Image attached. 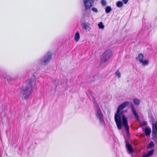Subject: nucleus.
Masks as SVG:
<instances>
[{"label":"nucleus","mask_w":157,"mask_h":157,"mask_svg":"<svg viewBox=\"0 0 157 157\" xmlns=\"http://www.w3.org/2000/svg\"><path fill=\"white\" fill-rule=\"evenodd\" d=\"M129 104L128 101L124 102L119 105L117 108V112L115 115L114 119L117 126L119 129H121L122 128V124L125 127L127 133L129 132V128L128 125L127 119L124 115L122 116V119L121 115L123 113V112L120 113L121 110H122Z\"/></svg>","instance_id":"f257e3e1"},{"label":"nucleus","mask_w":157,"mask_h":157,"mask_svg":"<svg viewBox=\"0 0 157 157\" xmlns=\"http://www.w3.org/2000/svg\"><path fill=\"white\" fill-rule=\"evenodd\" d=\"M34 79L31 78L25 83L22 88L19 89L20 94L22 98L26 99L30 95L32 90L34 84Z\"/></svg>","instance_id":"f03ea898"},{"label":"nucleus","mask_w":157,"mask_h":157,"mask_svg":"<svg viewBox=\"0 0 157 157\" xmlns=\"http://www.w3.org/2000/svg\"><path fill=\"white\" fill-rule=\"evenodd\" d=\"M95 108L96 109V114L98 118L99 119L101 124L104 125L105 122L103 117V115L98 104L95 103Z\"/></svg>","instance_id":"7ed1b4c3"},{"label":"nucleus","mask_w":157,"mask_h":157,"mask_svg":"<svg viewBox=\"0 0 157 157\" xmlns=\"http://www.w3.org/2000/svg\"><path fill=\"white\" fill-rule=\"evenodd\" d=\"M112 55V52L111 50H107L105 51L101 57V62L104 63Z\"/></svg>","instance_id":"20e7f679"},{"label":"nucleus","mask_w":157,"mask_h":157,"mask_svg":"<svg viewBox=\"0 0 157 157\" xmlns=\"http://www.w3.org/2000/svg\"><path fill=\"white\" fill-rule=\"evenodd\" d=\"M52 56L51 53L48 52L43 59L40 60V62L43 65H47L49 62L52 59Z\"/></svg>","instance_id":"39448f33"},{"label":"nucleus","mask_w":157,"mask_h":157,"mask_svg":"<svg viewBox=\"0 0 157 157\" xmlns=\"http://www.w3.org/2000/svg\"><path fill=\"white\" fill-rule=\"evenodd\" d=\"M152 139L156 142L157 141V122L152 124Z\"/></svg>","instance_id":"423d86ee"},{"label":"nucleus","mask_w":157,"mask_h":157,"mask_svg":"<svg viewBox=\"0 0 157 157\" xmlns=\"http://www.w3.org/2000/svg\"><path fill=\"white\" fill-rule=\"evenodd\" d=\"M85 10L90 9L93 6L94 4V0H83Z\"/></svg>","instance_id":"0eeeda50"},{"label":"nucleus","mask_w":157,"mask_h":157,"mask_svg":"<svg viewBox=\"0 0 157 157\" xmlns=\"http://www.w3.org/2000/svg\"><path fill=\"white\" fill-rule=\"evenodd\" d=\"M144 56L142 54H140L138 55L137 59L143 65H147L149 64V61L147 60H143Z\"/></svg>","instance_id":"6e6552de"},{"label":"nucleus","mask_w":157,"mask_h":157,"mask_svg":"<svg viewBox=\"0 0 157 157\" xmlns=\"http://www.w3.org/2000/svg\"><path fill=\"white\" fill-rule=\"evenodd\" d=\"M131 108L132 109V111L133 113L134 117L135 119L137 121H139L140 120L139 118L138 115L137 114V113L136 111L135 108L132 104H131Z\"/></svg>","instance_id":"1a4fd4ad"},{"label":"nucleus","mask_w":157,"mask_h":157,"mask_svg":"<svg viewBox=\"0 0 157 157\" xmlns=\"http://www.w3.org/2000/svg\"><path fill=\"white\" fill-rule=\"evenodd\" d=\"M82 28L83 29H84L86 31H88L90 29L89 25L86 22L83 23Z\"/></svg>","instance_id":"9d476101"},{"label":"nucleus","mask_w":157,"mask_h":157,"mask_svg":"<svg viewBox=\"0 0 157 157\" xmlns=\"http://www.w3.org/2000/svg\"><path fill=\"white\" fill-rule=\"evenodd\" d=\"M154 150L152 149L149 151L146 154L143 155L142 157H149L152 155L154 153Z\"/></svg>","instance_id":"9b49d317"},{"label":"nucleus","mask_w":157,"mask_h":157,"mask_svg":"<svg viewBox=\"0 0 157 157\" xmlns=\"http://www.w3.org/2000/svg\"><path fill=\"white\" fill-rule=\"evenodd\" d=\"M151 129L150 128L146 127L144 129V132L147 136L150 135L151 132Z\"/></svg>","instance_id":"f8f14e48"},{"label":"nucleus","mask_w":157,"mask_h":157,"mask_svg":"<svg viewBox=\"0 0 157 157\" xmlns=\"http://www.w3.org/2000/svg\"><path fill=\"white\" fill-rule=\"evenodd\" d=\"M126 146L127 149L131 153H132L133 152V150L132 148L131 145L130 144H127Z\"/></svg>","instance_id":"ddd939ff"},{"label":"nucleus","mask_w":157,"mask_h":157,"mask_svg":"<svg viewBox=\"0 0 157 157\" xmlns=\"http://www.w3.org/2000/svg\"><path fill=\"white\" fill-rule=\"evenodd\" d=\"M80 38V35L78 32H76L75 35V40L76 41H78Z\"/></svg>","instance_id":"4468645a"},{"label":"nucleus","mask_w":157,"mask_h":157,"mask_svg":"<svg viewBox=\"0 0 157 157\" xmlns=\"http://www.w3.org/2000/svg\"><path fill=\"white\" fill-rule=\"evenodd\" d=\"M112 11V8L110 6H107L105 9V12L106 13H109Z\"/></svg>","instance_id":"2eb2a0df"},{"label":"nucleus","mask_w":157,"mask_h":157,"mask_svg":"<svg viewBox=\"0 0 157 157\" xmlns=\"http://www.w3.org/2000/svg\"><path fill=\"white\" fill-rule=\"evenodd\" d=\"M154 144L153 142L151 141L148 145L147 147L148 148L150 149L154 147Z\"/></svg>","instance_id":"dca6fc26"},{"label":"nucleus","mask_w":157,"mask_h":157,"mask_svg":"<svg viewBox=\"0 0 157 157\" xmlns=\"http://www.w3.org/2000/svg\"><path fill=\"white\" fill-rule=\"evenodd\" d=\"M123 2L120 1L117 2L116 3V5L118 7H121L123 6Z\"/></svg>","instance_id":"f3484780"},{"label":"nucleus","mask_w":157,"mask_h":157,"mask_svg":"<svg viewBox=\"0 0 157 157\" xmlns=\"http://www.w3.org/2000/svg\"><path fill=\"white\" fill-rule=\"evenodd\" d=\"M133 102L136 105H139L140 103V100L136 98L134 99Z\"/></svg>","instance_id":"a211bd4d"},{"label":"nucleus","mask_w":157,"mask_h":157,"mask_svg":"<svg viewBox=\"0 0 157 157\" xmlns=\"http://www.w3.org/2000/svg\"><path fill=\"white\" fill-rule=\"evenodd\" d=\"M98 26L99 29H104V26L103 25L102 22H100L98 24Z\"/></svg>","instance_id":"6ab92c4d"},{"label":"nucleus","mask_w":157,"mask_h":157,"mask_svg":"<svg viewBox=\"0 0 157 157\" xmlns=\"http://www.w3.org/2000/svg\"><path fill=\"white\" fill-rule=\"evenodd\" d=\"M115 74L118 78H119L121 77V74L119 70H117L115 72Z\"/></svg>","instance_id":"aec40b11"},{"label":"nucleus","mask_w":157,"mask_h":157,"mask_svg":"<svg viewBox=\"0 0 157 157\" xmlns=\"http://www.w3.org/2000/svg\"><path fill=\"white\" fill-rule=\"evenodd\" d=\"M141 124L143 126H145L147 125V123L146 121H144L142 122Z\"/></svg>","instance_id":"412c9836"},{"label":"nucleus","mask_w":157,"mask_h":157,"mask_svg":"<svg viewBox=\"0 0 157 157\" xmlns=\"http://www.w3.org/2000/svg\"><path fill=\"white\" fill-rule=\"evenodd\" d=\"M92 10L93 11H94L95 13H97L98 12V9L96 8H95V7L92 8Z\"/></svg>","instance_id":"4be33fe9"},{"label":"nucleus","mask_w":157,"mask_h":157,"mask_svg":"<svg viewBox=\"0 0 157 157\" xmlns=\"http://www.w3.org/2000/svg\"><path fill=\"white\" fill-rule=\"evenodd\" d=\"M101 4L103 6H105L106 4V1L104 0H102L101 1Z\"/></svg>","instance_id":"5701e85b"},{"label":"nucleus","mask_w":157,"mask_h":157,"mask_svg":"<svg viewBox=\"0 0 157 157\" xmlns=\"http://www.w3.org/2000/svg\"><path fill=\"white\" fill-rule=\"evenodd\" d=\"M123 0V2L125 4H126L127 3L128 1V0Z\"/></svg>","instance_id":"b1692460"}]
</instances>
